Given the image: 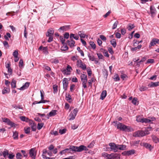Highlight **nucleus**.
I'll list each match as a JSON object with an SVG mask.
<instances>
[{
  "label": "nucleus",
  "mask_w": 159,
  "mask_h": 159,
  "mask_svg": "<svg viewBox=\"0 0 159 159\" xmlns=\"http://www.w3.org/2000/svg\"><path fill=\"white\" fill-rule=\"evenodd\" d=\"M117 129L125 132H129L133 131V129L131 127L127 126L121 123H119Z\"/></svg>",
  "instance_id": "f257e3e1"
},
{
  "label": "nucleus",
  "mask_w": 159,
  "mask_h": 159,
  "mask_svg": "<svg viewBox=\"0 0 159 159\" xmlns=\"http://www.w3.org/2000/svg\"><path fill=\"white\" fill-rule=\"evenodd\" d=\"M149 134L148 131H144L143 130H138L134 133L133 136L135 137H142Z\"/></svg>",
  "instance_id": "f03ea898"
},
{
  "label": "nucleus",
  "mask_w": 159,
  "mask_h": 159,
  "mask_svg": "<svg viewBox=\"0 0 159 159\" xmlns=\"http://www.w3.org/2000/svg\"><path fill=\"white\" fill-rule=\"evenodd\" d=\"M155 120V117L151 118V119H149L147 118H142L141 120H139L138 118L136 119V121L138 122H142V123H152V121Z\"/></svg>",
  "instance_id": "7ed1b4c3"
},
{
  "label": "nucleus",
  "mask_w": 159,
  "mask_h": 159,
  "mask_svg": "<svg viewBox=\"0 0 159 159\" xmlns=\"http://www.w3.org/2000/svg\"><path fill=\"white\" fill-rule=\"evenodd\" d=\"M77 66L81 68L83 70H85L86 69V65L83 63L81 60H78L77 61Z\"/></svg>",
  "instance_id": "20e7f679"
},
{
  "label": "nucleus",
  "mask_w": 159,
  "mask_h": 159,
  "mask_svg": "<svg viewBox=\"0 0 159 159\" xmlns=\"http://www.w3.org/2000/svg\"><path fill=\"white\" fill-rule=\"evenodd\" d=\"M109 145L110 147L111 151H112L114 152L118 151V144H116L113 143H109Z\"/></svg>",
  "instance_id": "39448f33"
},
{
  "label": "nucleus",
  "mask_w": 159,
  "mask_h": 159,
  "mask_svg": "<svg viewBox=\"0 0 159 159\" xmlns=\"http://www.w3.org/2000/svg\"><path fill=\"white\" fill-rule=\"evenodd\" d=\"M29 154L30 157H31L32 158L34 159L36 155L35 148H32L30 149V150Z\"/></svg>",
  "instance_id": "423d86ee"
},
{
  "label": "nucleus",
  "mask_w": 159,
  "mask_h": 159,
  "mask_svg": "<svg viewBox=\"0 0 159 159\" xmlns=\"http://www.w3.org/2000/svg\"><path fill=\"white\" fill-rule=\"evenodd\" d=\"M63 89L65 90H66L67 88L68 84V80L67 78H64L63 80Z\"/></svg>",
  "instance_id": "0eeeda50"
},
{
  "label": "nucleus",
  "mask_w": 159,
  "mask_h": 159,
  "mask_svg": "<svg viewBox=\"0 0 159 159\" xmlns=\"http://www.w3.org/2000/svg\"><path fill=\"white\" fill-rule=\"evenodd\" d=\"M150 11L152 16L154 17L157 13V11L156 8L153 6H152L150 7Z\"/></svg>",
  "instance_id": "6e6552de"
},
{
  "label": "nucleus",
  "mask_w": 159,
  "mask_h": 159,
  "mask_svg": "<svg viewBox=\"0 0 159 159\" xmlns=\"http://www.w3.org/2000/svg\"><path fill=\"white\" fill-rule=\"evenodd\" d=\"M156 43L159 44V39H153L151 41L149 47L154 46Z\"/></svg>",
  "instance_id": "1a4fd4ad"
},
{
  "label": "nucleus",
  "mask_w": 159,
  "mask_h": 159,
  "mask_svg": "<svg viewBox=\"0 0 159 159\" xmlns=\"http://www.w3.org/2000/svg\"><path fill=\"white\" fill-rule=\"evenodd\" d=\"M88 149L84 145H80L79 147H77V152H80L83 150L87 151Z\"/></svg>",
  "instance_id": "9d476101"
},
{
  "label": "nucleus",
  "mask_w": 159,
  "mask_h": 159,
  "mask_svg": "<svg viewBox=\"0 0 159 159\" xmlns=\"http://www.w3.org/2000/svg\"><path fill=\"white\" fill-rule=\"evenodd\" d=\"M135 153V150L134 149L131 150H130L125 151L123 152V154L124 155L129 156Z\"/></svg>",
  "instance_id": "9b49d317"
},
{
  "label": "nucleus",
  "mask_w": 159,
  "mask_h": 159,
  "mask_svg": "<svg viewBox=\"0 0 159 159\" xmlns=\"http://www.w3.org/2000/svg\"><path fill=\"white\" fill-rule=\"evenodd\" d=\"M54 32L53 29L52 28H50L48 30L46 34V36L53 35Z\"/></svg>",
  "instance_id": "f8f14e48"
},
{
  "label": "nucleus",
  "mask_w": 159,
  "mask_h": 159,
  "mask_svg": "<svg viewBox=\"0 0 159 159\" xmlns=\"http://www.w3.org/2000/svg\"><path fill=\"white\" fill-rule=\"evenodd\" d=\"M70 25H65L61 27L59 29V30H62L63 31H66L70 29Z\"/></svg>",
  "instance_id": "ddd939ff"
},
{
  "label": "nucleus",
  "mask_w": 159,
  "mask_h": 159,
  "mask_svg": "<svg viewBox=\"0 0 159 159\" xmlns=\"http://www.w3.org/2000/svg\"><path fill=\"white\" fill-rule=\"evenodd\" d=\"M29 123L30 125L31 126L32 131H35L36 130V124L32 120L30 121Z\"/></svg>",
  "instance_id": "4468645a"
},
{
  "label": "nucleus",
  "mask_w": 159,
  "mask_h": 159,
  "mask_svg": "<svg viewBox=\"0 0 159 159\" xmlns=\"http://www.w3.org/2000/svg\"><path fill=\"white\" fill-rule=\"evenodd\" d=\"M29 85L30 83L29 82H26L22 86L18 89L21 90H24L27 89L29 86Z\"/></svg>",
  "instance_id": "2eb2a0df"
},
{
  "label": "nucleus",
  "mask_w": 159,
  "mask_h": 159,
  "mask_svg": "<svg viewBox=\"0 0 159 159\" xmlns=\"http://www.w3.org/2000/svg\"><path fill=\"white\" fill-rule=\"evenodd\" d=\"M70 40V41L69 40H67V43L70 47H73L75 46V42L73 39Z\"/></svg>",
  "instance_id": "dca6fc26"
},
{
  "label": "nucleus",
  "mask_w": 159,
  "mask_h": 159,
  "mask_svg": "<svg viewBox=\"0 0 159 159\" xmlns=\"http://www.w3.org/2000/svg\"><path fill=\"white\" fill-rule=\"evenodd\" d=\"M107 96V91L106 90H104L102 91V92L100 99L102 100H103Z\"/></svg>",
  "instance_id": "f3484780"
},
{
  "label": "nucleus",
  "mask_w": 159,
  "mask_h": 159,
  "mask_svg": "<svg viewBox=\"0 0 159 159\" xmlns=\"http://www.w3.org/2000/svg\"><path fill=\"white\" fill-rule=\"evenodd\" d=\"M143 145L146 148L148 149L150 151H151L152 148V146L147 143H143Z\"/></svg>",
  "instance_id": "a211bd4d"
},
{
  "label": "nucleus",
  "mask_w": 159,
  "mask_h": 159,
  "mask_svg": "<svg viewBox=\"0 0 159 159\" xmlns=\"http://www.w3.org/2000/svg\"><path fill=\"white\" fill-rule=\"evenodd\" d=\"M20 119L21 120L23 121H25L26 122H30V121H31V120L29 119L27 117H26L25 116H22L20 117Z\"/></svg>",
  "instance_id": "6ab92c4d"
},
{
  "label": "nucleus",
  "mask_w": 159,
  "mask_h": 159,
  "mask_svg": "<svg viewBox=\"0 0 159 159\" xmlns=\"http://www.w3.org/2000/svg\"><path fill=\"white\" fill-rule=\"evenodd\" d=\"M57 111L55 110H52L51 112H50L48 115L50 117L54 116L57 114Z\"/></svg>",
  "instance_id": "aec40b11"
},
{
  "label": "nucleus",
  "mask_w": 159,
  "mask_h": 159,
  "mask_svg": "<svg viewBox=\"0 0 159 159\" xmlns=\"http://www.w3.org/2000/svg\"><path fill=\"white\" fill-rule=\"evenodd\" d=\"M70 153H72L74 152H77V147L74 146H70Z\"/></svg>",
  "instance_id": "412c9836"
},
{
  "label": "nucleus",
  "mask_w": 159,
  "mask_h": 159,
  "mask_svg": "<svg viewBox=\"0 0 159 159\" xmlns=\"http://www.w3.org/2000/svg\"><path fill=\"white\" fill-rule=\"evenodd\" d=\"M158 85H159V82H151L150 84L148 85V86L150 87H157Z\"/></svg>",
  "instance_id": "4be33fe9"
},
{
  "label": "nucleus",
  "mask_w": 159,
  "mask_h": 159,
  "mask_svg": "<svg viewBox=\"0 0 159 159\" xmlns=\"http://www.w3.org/2000/svg\"><path fill=\"white\" fill-rule=\"evenodd\" d=\"M66 152L70 153V148H66L65 149L61 151L60 152V154L61 155L65 153Z\"/></svg>",
  "instance_id": "5701e85b"
},
{
  "label": "nucleus",
  "mask_w": 159,
  "mask_h": 159,
  "mask_svg": "<svg viewBox=\"0 0 159 159\" xmlns=\"http://www.w3.org/2000/svg\"><path fill=\"white\" fill-rule=\"evenodd\" d=\"M111 44L112 45L114 48H115L116 46V43L115 39H113L110 41Z\"/></svg>",
  "instance_id": "b1692460"
},
{
  "label": "nucleus",
  "mask_w": 159,
  "mask_h": 159,
  "mask_svg": "<svg viewBox=\"0 0 159 159\" xmlns=\"http://www.w3.org/2000/svg\"><path fill=\"white\" fill-rule=\"evenodd\" d=\"M118 150H123L125 149L126 146L118 144Z\"/></svg>",
  "instance_id": "393cba45"
},
{
  "label": "nucleus",
  "mask_w": 159,
  "mask_h": 159,
  "mask_svg": "<svg viewBox=\"0 0 159 159\" xmlns=\"http://www.w3.org/2000/svg\"><path fill=\"white\" fill-rule=\"evenodd\" d=\"M152 139L155 143H159V139L156 136L152 135Z\"/></svg>",
  "instance_id": "a878e982"
},
{
  "label": "nucleus",
  "mask_w": 159,
  "mask_h": 159,
  "mask_svg": "<svg viewBox=\"0 0 159 159\" xmlns=\"http://www.w3.org/2000/svg\"><path fill=\"white\" fill-rule=\"evenodd\" d=\"M18 132L17 131L13 132V137L14 139H18Z\"/></svg>",
  "instance_id": "bb28decb"
},
{
  "label": "nucleus",
  "mask_w": 159,
  "mask_h": 159,
  "mask_svg": "<svg viewBox=\"0 0 159 159\" xmlns=\"http://www.w3.org/2000/svg\"><path fill=\"white\" fill-rule=\"evenodd\" d=\"M47 101L46 100H41L39 101V102H37V101H35L33 102L32 104V105H35L37 104H39L41 103H45Z\"/></svg>",
  "instance_id": "cd10ccee"
},
{
  "label": "nucleus",
  "mask_w": 159,
  "mask_h": 159,
  "mask_svg": "<svg viewBox=\"0 0 159 159\" xmlns=\"http://www.w3.org/2000/svg\"><path fill=\"white\" fill-rule=\"evenodd\" d=\"M16 81L14 79L12 80L11 83V88H15L16 87Z\"/></svg>",
  "instance_id": "c85d7f7f"
},
{
  "label": "nucleus",
  "mask_w": 159,
  "mask_h": 159,
  "mask_svg": "<svg viewBox=\"0 0 159 159\" xmlns=\"http://www.w3.org/2000/svg\"><path fill=\"white\" fill-rule=\"evenodd\" d=\"M75 116L74 115L72 114V113H70L69 116V120H73L75 119Z\"/></svg>",
  "instance_id": "c756f323"
},
{
  "label": "nucleus",
  "mask_w": 159,
  "mask_h": 159,
  "mask_svg": "<svg viewBox=\"0 0 159 159\" xmlns=\"http://www.w3.org/2000/svg\"><path fill=\"white\" fill-rule=\"evenodd\" d=\"M30 127H25L24 129L25 132L26 134H29L30 133Z\"/></svg>",
  "instance_id": "7c9ffc66"
},
{
  "label": "nucleus",
  "mask_w": 159,
  "mask_h": 159,
  "mask_svg": "<svg viewBox=\"0 0 159 159\" xmlns=\"http://www.w3.org/2000/svg\"><path fill=\"white\" fill-rule=\"evenodd\" d=\"M146 60V59L145 57H143L139 61H138V60L139 59H138L135 61L137 63V65H140V63L141 62H143L144 61Z\"/></svg>",
  "instance_id": "2f4dec72"
},
{
  "label": "nucleus",
  "mask_w": 159,
  "mask_h": 159,
  "mask_svg": "<svg viewBox=\"0 0 159 159\" xmlns=\"http://www.w3.org/2000/svg\"><path fill=\"white\" fill-rule=\"evenodd\" d=\"M79 35L81 38H84L85 37V34L83 33L81 31H79L78 33Z\"/></svg>",
  "instance_id": "473e14b6"
},
{
  "label": "nucleus",
  "mask_w": 159,
  "mask_h": 159,
  "mask_svg": "<svg viewBox=\"0 0 159 159\" xmlns=\"http://www.w3.org/2000/svg\"><path fill=\"white\" fill-rule=\"evenodd\" d=\"M8 154L9 153L8 150H6L3 152L2 155L5 158H6L7 157V155H8Z\"/></svg>",
  "instance_id": "72a5a7b5"
},
{
  "label": "nucleus",
  "mask_w": 159,
  "mask_h": 159,
  "mask_svg": "<svg viewBox=\"0 0 159 159\" xmlns=\"http://www.w3.org/2000/svg\"><path fill=\"white\" fill-rule=\"evenodd\" d=\"M82 82V85L84 88L85 89L87 88L86 85V83L87 82L88 80H84L83 81H81Z\"/></svg>",
  "instance_id": "f704fd0d"
},
{
  "label": "nucleus",
  "mask_w": 159,
  "mask_h": 159,
  "mask_svg": "<svg viewBox=\"0 0 159 159\" xmlns=\"http://www.w3.org/2000/svg\"><path fill=\"white\" fill-rule=\"evenodd\" d=\"M119 24V22L117 21H116L113 25L112 29H115L116 28L117 25Z\"/></svg>",
  "instance_id": "c9c22d12"
},
{
  "label": "nucleus",
  "mask_w": 159,
  "mask_h": 159,
  "mask_svg": "<svg viewBox=\"0 0 159 159\" xmlns=\"http://www.w3.org/2000/svg\"><path fill=\"white\" fill-rule=\"evenodd\" d=\"M134 27V24L129 23L128 24V29L129 30H131Z\"/></svg>",
  "instance_id": "e433bc0d"
},
{
  "label": "nucleus",
  "mask_w": 159,
  "mask_h": 159,
  "mask_svg": "<svg viewBox=\"0 0 159 159\" xmlns=\"http://www.w3.org/2000/svg\"><path fill=\"white\" fill-rule=\"evenodd\" d=\"M148 89L147 87L142 86L140 87L139 90L141 91H145L147 90Z\"/></svg>",
  "instance_id": "4c0bfd02"
},
{
  "label": "nucleus",
  "mask_w": 159,
  "mask_h": 159,
  "mask_svg": "<svg viewBox=\"0 0 159 159\" xmlns=\"http://www.w3.org/2000/svg\"><path fill=\"white\" fill-rule=\"evenodd\" d=\"M114 79L115 81H118L120 80V77L117 74H115L114 76Z\"/></svg>",
  "instance_id": "58836bf2"
},
{
  "label": "nucleus",
  "mask_w": 159,
  "mask_h": 159,
  "mask_svg": "<svg viewBox=\"0 0 159 159\" xmlns=\"http://www.w3.org/2000/svg\"><path fill=\"white\" fill-rule=\"evenodd\" d=\"M68 48L67 45H65L61 47V50L63 51H65L68 50Z\"/></svg>",
  "instance_id": "ea45409f"
},
{
  "label": "nucleus",
  "mask_w": 159,
  "mask_h": 159,
  "mask_svg": "<svg viewBox=\"0 0 159 159\" xmlns=\"http://www.w3.org/2000/svg\"><path fill=\"white\" fill-rule=\"evenodd\" d=\"M90 45L93 49H94L96 48V45L93 42H90L89 43Z\"/></svg>",
  "instance_id": "a19ab883"
},
{
  "label": "nucleus",
  "mask_w": 159,
  "mask_h": 159,
  "mask_svg": "<svg viewBox=\"0 0 159 159\" xmlns=\"http://www.w3.org/2000/svg\"><path fill=\"white\" fill-rule=\"evenodd\" d=\"M57 86L54 85H53V93H57Z\"/></svg>",
  "instance_id": "79ce46f5"
},
{
  "label": "nucleus",
  "mask_w": 159,
  "mask_h": 159,
  "mask_svg": "<svg viewBox=\"0 0 159 159\" xmlns=\"http://www.w3.org/2000/svg\"><path fill=\"white\" fill-rule=\"evenodd\" d=\"M81 80L83 81L84 80H87V76L84 74H82L81 76Z\"/></svg>",
  "instance_id": "37998d69"
},
{
  "label": "nucleus",
  "mask_w": 159,
  "mask_h": 159,
  "mask_svg": "<svg viewBox=\"0 0 159 159\" xmlns=\"http://www.w3.org/2000/svg\"><path fill=\"white\" fill-rule=\"evenodd\" d=\"M88 56L89 57V58L90 60L91 61H93L95 60V58L94 56L93 55L91 56L90 54L89 53L88 54Z\"/></svg>",
  "instance_id": "c03bdc74"
},
{
  "label": "nucleus",
  "mask_w": 159,
  "mask_h": 159,
  "mask_svg": "<svg viewBox=\"0 0 159 159\" xmlns=\"http://www.w3.org/2000/svg\"><path fill=\"white\" fill-rule=\"evenodd\" d=\"M87 71L89 76H90L92 75V71L90 68H88L87 69Z\"/></svg>",
  "instance_id": "a18cd8bd"
},
{
  "label": "nucleus",
  "mask_w": 159,
  "mask_h": 159,
  "mask_svg": "<svg viewBox=\"0 0 159 159\" xmlns=\"http://www.w3.org/2000/svg\"><path fill=\"white\" fill-rule=\"evenodd\" d=\"M132 102L134 105H136L137 102V98H134L132 101Z\"/></svg>",
  "instance_id": "49530a36"
},
{
  "label": "nucleus",
  "mask_w": 159,
  "mask_h": 159,
  "mask_svg": "<svg viewBox=\"0 0 159 159\" xmlns=\"http://www.w3.org/2000/svg\"><path fill=\"white\" fill-rule=\"evenodd\" d=\"M62 72L63 73V74L65 75H69L70 74V73L68 72L66 69H64L61 70Z\"/></svg>",
  "instance_id": "de8ad7c7"
},
{
  "label": "nucleus",
  "mask_w": 159,
  "mask_h": 159,
  "mask_svg": "<svg viewBox=\"0 0 159 159\" xmlns=\"http://www.w3.org/2000/svg\"><path fill=\"white\" fill-rule=\"evenodd\" d=\"M78 111V110L77 109V108H75L71 112V113H72V114L74 115L75 116H76Z\"/></svg>",
  "instance_id": "09e8293b"
},
{
  "label": "nucleus",
  "mask_w": 159,
  "mask_h": 159,
  "mask_svg": "<svg viewBox=\"0 0 159 159\" xmlns=\"http://www.w3.org/2000/svg\"><path fill=\"white\" fill-rule=\"evenodd\" d=\"M43 123H38V124L37 129H38L39 130L41 129L43 127Z\"/></svg>",
  "instance_id": "8fccbe9b"
},
{
  "label": "nucleus",
  "mask_w": 159,
  "mask_h": 159,
  "mask_svg": "<svg viewBox=\"0 0 159 159\" xmlns=\"http://www.w3.org/2000/svg\"><path fill=\"white\" fill-rule=\"evenodd\" d=\"M66 69L67 70V71H68V72L69 73H70L71 71L72 70L71 67L69 65H67Z\"/></svg>",
  "instance_id": "3c124183"
},
{
  "label": "nucleus",
  "mask_w": 159,
  "mask_h": 159,
  "mask_svg": "<svg viewBox=\"0 0 159 159\" xmlns=\"http://www.w3.org/2000/svg\"><path fill=\"white\" fill-rule=\"evenodd\" d=\"M66 99L67 101H69V102H70V100L71 99V98L70 95L69 94H68L67 95H66Z\"/></svg>",
  "instance_id": "603ef678"
},
{
  "label": "nucleus",
  "mask_w": 159,
  "mask_h": 159,
  "mask_svg": "<svg viewBox=\"0 0 159 159\" xmlns=\"http://www.w3.org/2000/svg\"><path fill=\"white\" fill-rule=\"evenodd\" d=\"M18 54V52L17 50H15L13 53V55L15 58L17 57Z\"/></svg>",
  "instance_id": "864d4df0"
},
{
  "label": "nucleus",
  "mask_w": 159,
  "mask_h": 159,
  "mask_svg": "<svg viewBox=\"0 0 159 159\" xmlns=\"http://www.w3.org/2000/svg\"><path fill=\"white\" fill-rule=\"evenodd\" d=\"M66 129H60L59 130V133L61 134H65L66 132Z\"/></svg>",
  "instance_id": "5fc2aeb1"
},
{
  "label": "nucleus",
  "mask_w": 159,
  "mask_h": 159,
  "mask_svg": "<svg viewBox=\"0 0 159 159\" xmlns=\"http://www.w3.org/2000/svg\"><path fill=\"white\" fill-rule=\"evenodd\" d=\"M23 62L22 59H20L19 62V66L20 68L23 66Z\"/></svg>",
  "instance_id": "6e6d98bb"
},
{
  "label": "nucleus",
  "mask_w": 159,
  "mask_h": 159,
  "mask_svg": "<svg viewBox=\"0 0 159 159\" xmlns=\"http://www.w3.org/2000/svg\"><path fill=\"white\" fill-rule=\"evenodd\" d=\"M41 97V100H44V93L43 90H41L40 91Z\"/></svg>",
  "instance_id": "4d7b16f0"
},
{
  "label": "nucleus",
  "mask_w": 159,
  "mask_h": 159,
  "mask_svg": "<svg viewBox=\"0 0 159 159\" xmlns=\"http://www.w3.org/2000/svg\"><path fill=\"white\" fill-rule=\"evenodd\" d=\"M52 63H54L55 64L58 63L59 62L57 58L53 59H52Z\"/></svg>",
  "instance_id": "13d9d810"
},
{
  "label": "nucleus",
  "mask_w": 159,
  "mask_h": 159,
  "mask_svg": "<svg viewBox=\"0 0 159 159\" xmlns=\"http://www.w3.org/2000/svg\"><path fill=\"white\" fill-rule=\"evenodd\" d=\"M94 142L93 141L88 146V148H91L94 146Z\"/></svg>",
  "instance_id": "bf43d9fd"
},
{
  "label": "nucleus",
  "mask_w": 159,
  "mask_h": 159,
  "mask_svg": "<svg viewBox=\"0 0 159 159\" xmlns=\"http://www.w3.org/2000/svg\"><path fill=\"white\" fill-rule=\"evenodd\" d=\"M22 156V155L20 153L18 152L16 155V158L17 159H21L20 157Z\"/></svg>",
  "instance_id": "052dcab7"
},
{
  "label": "nucleus",
  "mask_w": 159,
  "mask_h": 159,
  "mask_svg": "<svg viewBox=\"0 0 159 159\" xmlns=\"http://www.w3.org/2000/svg\"><path fill=\"white\" fill-rule=\"evenodd\" d=\"M7 125H10L11 127L15 126V124L14 123L12 122L10 120L9 122Z\"/></svg>",
  "instance_id": "680f3d73"
},
{
  "label": "nucleus",
  "mask_w": 159,
  "mask_h": 159,
  "mask_svg": "<svg viewBox=\"0 0 159 159\" xmlns=\"http://www.w3.org/2000/svg\"><path fill=\"white\" fill-rule=\"evenodd\" d=\"M53 35L50 36L49 37L48 39V42L49 43H50L52 42L53 39Z\"/></svg>",
  "instance_id": "e2e57ef3"
},
{
  "label": "nucleus",
  "mask_w": 159,
  "mask_h": 159,
  "mask_svg": "<svg viewBox=\"0 0 159 159\" xmlns=\"http://www.w3.org/2000/svg\"><path fill=\"white\" fill-rule=\"evenodd\" d=\"M60 40L62 43H64L65 41V40L64 37H63L62 36H60Z\"/></svg>",
  "instance_id": "0e129e2a"
},
{
  "label": "nucleus",
  "mask_w": 159,
  "mask_h": 159,
  "mask_svg": "<svg viewBox=\"0 0 159 159\" xmlns=\"http://www.w3.org/2000/svg\"><path fill=\"white\" fill-rule=\"evenodd\" d=\"M3 121V122L7 123V124H8V123L10 121V120L8 118H4L2 119Z\"/></svg>",
  "instance_id": "69168bd1"
},
{
  "label": "nucleus",
  "mask_w": 159,
  "mask_h": 159,
  "mask_svg": "<svg viewBox=\"0 0 159 159\" xmlns=\"http://www.w3.org/2000/svg\"><path fill=\"white\" fill-rule=\"evenodd\" d=\"M106 154L107 155H106V157H107V159H114L111 155L108 154L107 153H106Z\"/></svg>",
  "instance_id": "338daca9"
},
{
  "label": "nucleus",
  "mask_w": 159,
  "mask_h": 159,
  "mask_svg": "<svg viewBox=\"0 0 159 159\" xmlns=\"http://www.w3.org/2000/svg\"><path fill=\"white\" fill-rule=\"evenodd\" d=\"M100 37L101 40H102L104 41H105L107 40V39L106 37L103 35H100Z\"/></svg>",
  "instance_id": "774afa93"
}]
</instances>
